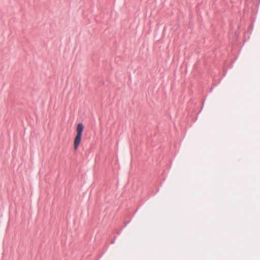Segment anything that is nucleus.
<instances>
[{
    "label": "nucleus",
    "instance_id": "nucleus-1",
    "mask_svg": "<svg viewBox=\"0 0 260 260\" xmlns=\"http://www.w3.org/2000/svg\"><path fill=\"white\" fill-rule=\"evenodd\" d=\"M84 129L83 125L82 123L78 124L76 127V135L74 140V148L77 150L81 141L82 135Z\"/></svg>",
    "mask_w": 260,
    "mask_h": 260
}]
</instances>
